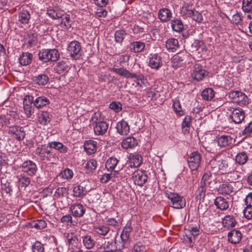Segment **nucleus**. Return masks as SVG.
<instances>
[{
  "mask_svg": "<svg viewBox=\"0 0 252 252\" xmlns=\"http://www.w3.org/2000/svg\"><path fill=\"white\" fill-rule=\"evenodd\" d=\"M73 192L74 195L78 197H83L85 196L87 193L85 188L81 185L74 187Z\"/></svg>",
  "mask_w": 252,
  "mask_h": 252,
  "instance_id": "obj_48",
  "label": "nucleus"
},
{
  "mask_svg": "<svg viewBox=\"0 0 252 252\" xmlns=\"http://www.w3.org/2000/svg\"><path fill=\"white\" fill-rule=\"evenodd\" d=\"M52 117V115L48 112L43 111L39 117V122L41 124L46 125L51 121Z\"/></svg>",
  "mask_w": 252,
  "mask_h": 252,
  "instance_id": "obj_46",
  "label": "nucleus"
},
{
  "mask_svg": "<svg viewBox=\"0 0 252 252\" xmlns=\"http://www.w3.org/2000/svg\"><path fill=\"white\" fill-rule=\"evenodd\" d=\"M148 176L145 172L143 171H139L134 173L133 180L135 184L139 186L142 187L147 182Z\"/></svg>",
  "mask_w": 252,
  "mask_h": 252,
  "instance_id": "obj_22",
  "label": "nucleus"
},
{
  "mask_svg": "<svg viewBox=\"0 0 252 252\" xmlns=\"http://www.w3.org/2000/svg\"><path fill=\"white\" fill-rule=\"evenodd\" d=\"M32 59V54L29 52H24L19 58V62L21 65L26 66L30 64Z\"/></svg>",
  "mask_w": 252,
  "mask_h": 252,
  "instance_id": "obj_35",
  "label": "nucleus"
},
{
  "mask_svg": "<svg viewBox=\"0 0 252 252\" xmlns=\"http://www.w3.org/2000/svg\"><path fill=\"white\" fill-rule=\"evenodd\" d=\"M137 143V140L135 138L128 137L122 141L121 145L124 149H128L135 147Z\"/></svg>",
  "mask_w": 252,
  "mask_h": 252,
  "instance_id": "obj_32",
  "label": "nucleus"
},
{
  "mask_svg": "<svg viewBox=\"0 0 252 252\" xmlns=\"http://www.w3.org/2000/svg\"><path fill=\"white\" fill-rule=\"evenodd\" d=\"M33 95H27L23 100V108L27 116L29 118L34 113Z\"/></svg>",
  "mask_w": 252,
  "mask_h": 252,
  "instance_id": "obj_8",
  "label": "nucleus"
},
{
  "mask_svg": "<svg viewBox=\"0 0 252 252\" xmlns=\"http://www.w3.org/2000/svg\"><path fill=\"white\" fill-rule=\"evenodd\" d=\"M192 4L190 2L185 3L182 7L181 13L185 17H190L194 10L192 9Z\"/></svg>",
  "mask_w": 252,
  "mask_h": 252,
  "instance_id": "obj_38",
  "label": "nucleus"
},
{
  "mask_svg": "<svg viewBox=\"0 0 252 252\" xmlns=\"http://www.w3.org/2000/svg\"><path fill=\"white\" fill-rule=\"evenodd\" d=\"M228 96L232 102L240 105H244L248 103L247 96L240 91H231L228 94Z\"/></svg>",
  "mask_w": 252,
  "mask_h": 252,
  "instance_id": "obj_6",
  "label": "nucleus"
},
{
  "mask_svg": "<svg viewBox=\"0 0 252 252\" xmlns=\"http://www.w3.org/2000/svg\"><path fill=\"white\" fill-rule=\"evenodd\" d=\"M203 98L206 100H210L215 96V92L211 88L204 89L201 93Z\"/></svg>",
  "mask_w": 252,
  "mask_h": 252,
  "instance_id": "obj_49",
  "label": "nucleus"
},
{
  "mask_svg": "<svg viewBox=\"0 0 252 252\" xmlns=\"http://www.w3.org/2000/svg\"><path fill=\"white\" fill-rule=\"evenodd\" d=\"M60 19H62L61 24H63L67 29H69L71 27L72 21L69 15L66 14H62V17Z\"/></svg>",
  "mask_w": 252,
  "mask_h": 252,
  "instance_id": "obj_54",
  "label": "nucleus"
},
{
  "mask_svg": "<svg viewBox=\"0 0 252 252\" xmlns=\"http://www.w3.org/2000/svg\"><path fill=\"white\" fill-rule=\"evenodd\" d=\"M212 174L210 172H206L204 173L201 181L200 186L198 188L197 190L196 191L197 193L199 194L200 196H201L202 193L205 194V190L204 187L205 186H210V184L212 183Z\"/></svg>",
  "mask_w": 252,
  "mask_h": 252,
  "instance_id": "obj_12",
  "label": "nucleus"
},
{
  "mask_svg": "<svg viewBox=\"0 0 252 252\" xmlns=\"http://www.w3.org/2000/svg\"><path fill=\"white\" fill-rule=\"evenodd\" d=\"M94 133L97 135H103L104 134L108 128V124L104 122L101 121L93 125Z\"/></svg>",
  "mask_w": 252,
  "mask_h": 252,
  "instance_id": "obj_21",
  "label": "nucleus"
},
{
  "mask_svg": "<svg viewBox=\"0 0 252 252\" xmlns=\"http://www.w3.org/2000/svg\"><path fill=\"white\" fill-rule=\"evenodd\" d=\"M97 166V163L95 159H91L86 164L85 168L86 170V173H90L93 172L94 171Z\"/></svg>",
  "mask_w": 252,
  "mask_h": 252,
  "instance_id": "obj_47",
  "label": "nucleus"
},
{
  "mask_svg": "<svg viewBox=\"0 0 252 252\" xmlns=\"http://www.w3.org/2000/svg\"><path fill=\"white\" fill-rule=\"evenodd\" d=\"M46 222L42 220H36L31 223L32 227H34L37 229H43L46 227Z\"/></svg>",
  "mask_w": 252,
  "mask_h": 252,
  "instance_id": "obj_53",
  "label": "nucleus"
},
{
  "mask_svg": "<svg viewBox=\"0 0 252 252\" xmlns=\"http://www.w3.org/2000/svg\"><path fill=\"white\" fill-rule=\"evenodd\" d=\"M61 221L62 222H66L67 224H69L70 225H72L73 226L76 225L77 222L75 220H73L72 219V217L70 215H66L63 216L61 218Z\"/></svg>",
  "mask_w": 252,
  "mask_h": 252,
  "instance_id": "obj_59",
  "label": "nucleus"
},
{
  "mask_svg": "<svg viewBox=\"0 0 252 252\" xmlns=\"http://www.w3.org/2000/svg\"><path fill=\"white\" fill-rule=\"evenodd\" d=\"M116 128L117 132L122 135H127L129 132L128 123L124 120L117 123Z\"/></svg>",
  "mask_w": 252,
  "mask_h": 252,
  "instance_id": "obj_30",
  "label": "nucleus"
},
{
  "mask_svg": "<svg viewBox=\"0 0 252 252\" xmlns=\"http://www.w3.org/2000/svg\"><path fill=\"white\" fill-rule=\"evenodd\" d=\"M39 59L44 62H56L60 58V53L56 49H42L38 54Z\"/></svg>",
  "mask_w": 252,
  "mask_h": 252,
  "instance_id": "obj_2",
  "label": "nucleus"
},
{
  "mask_svg": "<svg viewBox=\"0 0 252 252\" xmlns=\"http://www.w3.org/2000/svg\"><path fill=\"white\" fill-rule=\"evenodd\" d=\"M145 47V43L141 41H134L129 45L130 51L135 53L143 51Z\"/></svg>",
  "mask_w": 252,
  "mask_h": 252,
  "instance_id": "obj_36",
  "label": "nucleus"
},
{
  "mask_svg": "<svg viewBox=\"0 0 252 252\" xmlns=\"http://www.w3.org/2000/svg\"><path fill=\"white\" fill-rule=\"evenodd\" d=\"M131 230V228L129 226L125 227L121 234L122 241L118 242L119 243V245L121 247H122V250L127 248L128 246V240Z\"/></svg>",
  "mask_w": 252,
  "mask_h": 252,
  "instance_id": "obj_15",
  "label": "nucleus"
},
{
  "mask_svg": "<svg viewBox=\"0 0 252 252\" xmlns=\"http://www.w3.org/2000/svg\"><path fill=\"white\" fill-rule=\"evenodd\" d=\"M97 249L99 252H113L122 250V247L119 245V243L116 240V237L113 239L107 237L104 238L101 244H98Z\"/></svg>",
  "mask_w": 252,
  "mask_h": 252,
  "instance_id": "obj_1",
  "label": "nucleus"
},
{
  "mask_svg": "<svg viewBox=\"0 0 252 252\" xmlns=\"http://www.w3.org/2000/svg\"><path fill=\"white\" fill-rule=\"evenodd\" d=\"M188 57V55L187 54H183L182 56L175 55L172 60V66L175 68L183 66L185 64Z\"/></svg>",
  "mask_w": 252,
  "mask_h": 252,
  "instance_id": "obj_20",
  "label": "nucleus"
},
{
  "mask_svg": "<svg viewBox=\"0 0 252 252\" xmlns=\"http://www.w3.org/2000/svg\"><path fill=\"white\" fill-rule=\"evenodd\" d=\"M201 160V155L198 151L191 153L188 158L189 168L192 171L197 169L200 166Z\"/></svg>",
  "mask_w": 252,
  "mask_h": 252,
  "instance_id": "obj_7",
  "label": "nucleus"
},
{
  "mask_svg": "<svg viewBox=\"0 0 252 252\" xmlns=\"http://www.w3.org/2000/svg\"><path fill=\"white\" fill-rule=\"evenodd\" d=\"M73 172L72 170L69 168L64 169L60 173V176L62 177V178L67 180L71 179L73 177Z\"/></svg>",
  "mask_w": 252,
  "mask_h": 252,
  "instance_id": "obj_58",
  "label": "nucleus"
},
{
  "mask_svg": "<svg viewBox=\"0 0 252 252\" xmlns=\"http://www.w3.org/2000/svg\"><path fill=\"white\" fill-rule=\"evenodd\" d=\"M192 118L190 116H186L184 118L182 123V130L184 134H187L189 132L190 122Z\"/></svg>",
  "mask_w": 252,
  "mask_h": 252,
  "instance_id": "obj_45",
  "label": "nucleus"
},
{
  "mask_svg": "<svg viewBox=\"0 0 252 252\" xmlns=\"http://www.w3.org/2000/svg\"><path fill=\"white\" fill-rule=\"evenodd\" d=\"M54 69L55 72L59 74H64L67 72L70 69L68 62L60 61L57 63Z\"/></svg>",
  "mask_w": 252,
  "mask_h": 252,
  "instance_id": "obj_29",
  "label": "nucleus"
},
{
  "mask_svg": "<svg viewBox=\"0 0 252 252\" xmlns=\"http://www.w3.org/2000/svg\"><path fill=\"white\" fill-rule=\"evenodd\" d=\"M1 185L2 190H3L6 193L10 194L12 191L11 183L8 181H6L5 183H3L2 181H1Z\"/></svg>",
  "mask_w": 252,
  "mask_h": 252,
  "instance_id": "obj_60",
  "label": "nucleus"
},
{
  "mask_svg": "<svg viewBox=\"0 0 252 252\" xmlns=\"http://www.w3.org/2000/svg\"><path fill=\"white\" fill-rule=\"evenodd\" d=\"M83 243L88 249L93 248L95 244V241L90 235H85L82 237Z\"/></svg>",
  "mask_w": 252,
  "mask_h": 252,
  "instance_id": "obj_44",
  "label": "nucleus"
},
{
  "mask_svg": "<svg viewBox=\"0 0 252 252\" xmlns=\"http://www.w3.org/2000/svg\"><path fill=\"white\" fill-rule=\"evenodd\" d=\"M208 74L206 70L199 63H195L193 66L191 76L194 80L199 81L203 80L205 76Z\"/></svg>",
  "mask_w": 252,
  "mask_h": 252,
  "instance_id": "obj_10",
  "label": "nucleus"
},
{
  "mask_svg": "<svg viewBox=\"0 0 252 252\" xmlns=\"http://www.w3.org/2000/svg\"><path fill=\"white\" fill-rule=\"evenodd\" d=\"M242 236L240 231L233 229L228 233V239L232 244H237L241 240Z\"/></svg>",
  "mask_w": 252,
  "mask_h": 252,
  "instance_id": "obj_28",
  "label": "nucleus"
},
{
  "mask_svg": "<svg viewBox=\"0 0 252 252\" xmlns=\"http://www.w3.org/2000/svg\"><path fill=\"white\" fill-rule=\"evenodd\" d=\"M64 237L69 247L76 248L79 246V241L75 233H66L64 234Z\"/></svg>",
  "mask_w": 252,
  "mask_h": 252,
  "instance_id": "obj_25",
  "label": "nucleus"
},
{
  "mask_svg": "<svg viewBox=\"0 0 252 252\" xmlns=\"http://www.w3.org/2000/svg\"><path fill=\"white\" fill-rule=\"evenodd\" d=\"M165 46L168 50L174 52L179 46V42L178 40L175 38H169L165 42Z\"/></svg>",
  "mask_w": 252,
  "mask_h": 252,
  "instance_id": "obj_41",
  "label": "nucleus"
},
{
  "mask_svg": "<svg viewBox=\"0 0 252 252\" xmlns=\"http://www.w3.org/2000/svg\"><path fill=\"white\" fill-rule=\"evenodd\" d=\"M67 53L73 59L77 60L81 56V46L76 40L70 42L67 47Z\"/></svg>",
  "mask_w": 252,
  "mask_h": 252,
  "instance_id": "obj_4",
  "label": "nucleus"
},
{
  "mask_svg": "<svg viewBox=\"0 0 252 252\" xmlns=\"http://www.w3.org/2000/svg\"><path fill=\"white\" fill-rule=\"evenodd\" d=\"M95 231L98 234L101 235H106L109 231V228L106 226H99L95 227Z\"/></svg>",
  "mask_w": 252,
  "mask_h": 252,
  "instance_id": "obj_61",
  "label": "nucleus"
},
{
  "mask_svg": "<svg viewBox=\"0 0 252 252\" xmlns=\"http://www.w3.org/2000/svg\"><path fill=\"white\" fill-rule=\"evenodd\" d=\"M84 148L87 154H94L97 150V142L93 140H86L84 143Z\"/></svg>",
  "mask_w": 252,
  "mask_h": 252,
  "instance_id": "obj_26",
  "label": "nucleus"
},
{
  "mask_svg": "<svg viewBox=\"0 0 252 252\" xmlns=\"http://www.w3.org/2000/svg\"><path fill=\"white\" fill-rule=\"evenodd\" d=\"M48 146H43L39 152L40 159L42 160H47L53 162L56 160V154Z\"/></svg>",
  "mask_w": 252,
  "mask_h": 252,
  "instance_id": "obj_9",
  "label": "nucleus"
},
{
  "mask_svg": "<svg viewBox=\"0 0 252 252\" xmlns=\"http://www.w3.org/2000/svg\"><path fill=\"white\" fill-rule=\"evenodd\" d=\"M132 252H145V246L139 242L134 245Z\"/></svg>",
  "mask_w": 252,
  "mask_h": 252,
  "instance_id": "obj_63",
  "label": "nucleus"
},
{
  "mask_svg": "<svg viewBox=\"0 0 252 252\" xmlns=\"http://www.w3.org/2000/svg\"><path fill=\"white\" fill-rule=\"evenodd\" d=\"M218 162L219 169L222 174H228L235 170L234 161L231 159H222L219 160Z\"/></svg>",
  "mask_w": 252,
  "mask_h": 252,
  "instance_id": "obj_5",
  "label": "nucleus"
},
{
  "mask_svg": "<svg viewBox=\"0 0 252 252\" xmlns=\"http://www.w3.org/2000/svg\"><path fill=\"white\" fill-rule=\"evenodd\" d=\"M126 33L124 30H118L115 33V40L117 43L121 44L125 39Z\"/></svg>",
  "mask_w": 252,
  "mask_h": 252,
  "instance_id": "obj_51",
  "label": "nucleus"
},
{
  "mask_svg": "<svg viewBox=\"0 0 252 252\" xmlns=\"http://www.w3.org/2000/svg\"><path fill=\"white\" fill-rule=\"evenodd\" d=\"M111 70L113 72L126 78H137L138 79L137 75L136 74L130 73L125 68H112Z\"/></svg>",
  "mask_w": 252,
  "mask_h": 252,
  "instance_id": "obj_27",
  "label": "nucleus"
},
{
  "mask_svg": "<svg viewBox=\"0 0 252 252\" xmlns=\"http://www.w3.org/2000/svg\"><path fill=\"white\" fill-rule=\"evenodd\" d=\"M47 14L53 19H58L62 17V14L51 7L47 9Z\"/></svg>",
  "mask_w": 252,
  "mask_h": 252,
  "instance_id": "obj_55",
  "label": "nucleus"
},
{
  "mask_svg": "<svg viewBox=\"0 0 252 252\" xmlns=\"http://www.w3.org/2000/svg\"><path fill=\"white\" fill-rule=\"evenodd\" d=\"M149 65L153 69H158L162 65L161 57L157 54L152 55L149 60Z\"/></svg>",
  "mask_w": 252,
  "mask_h": 252,
  "instance_id": "obj_19",
  "label": "nucleus"
},
{
  "mask_svg": "<svg viewBox=\"0 0 252 252\" xmlns=\"http://www.w3.org/2000/svg\"><path fill=\"white\" fill-rule=\"evenodd\" d=\"M69 211L73 216L80 218L85 214L86 209L83 205L79 203H77L70 206Z\"/></svg>",
  "mask_w": 252,
  "mask_h": 252,
  "instance_id": "obj_14",
  "label": "nucleus"
},
{
  "mask_svg": "<svg viewBox=\"0 0 252 252\" xmlns=\"http://www.w3.org/2000/svg\"><path fill=\"white\" fill-rule=\"evenodd\" d=\"M21 167L23 171L31 176H34L37 170L36 164L31 160L24 161Z\"/></svg>",
  "mask_w": 252,
  "mask_h": 252,
  "instance_id": "obj_13",
  "label": "nucleus"
},
{
  "mask_svg": "<svg viewBox=\"0 0 252 252\" xmlns=\"http://www.w3.org/2000/svg\"><path fill=\"white\" fill-rule=\"evenodd\" d=\"M217 142L218 146L220 147H225L232 144L233 138L228 134L219 135L217 137Z\"/></svg>",
  "mask_w": 252,
  "mask_h": 252,
  "instance_id": "obj_16",
  "label": "nucleus"
},
{
  "mask_svg": "<svg viewBox=\"0 0 252 252\" xmlns=\"http://www.w3.org/2000/svg\"><path fill=\"white\" fill-rule=\"evenodd\" d=\"M171 27L173 31L176 32H180L184 29V25L181 20L177 19L172 21Z\"/></svg>",
  "mask_w": 252,
  "mask_h": 252,
  "instance_id": "obj_50",
  "label": "nucleus"
},
{
  "mask_svg": "<svg viewBox=\"0 0 252 252\" xmlns=\"http://www.w3.org/2000/svg\"><path fill=\"white\" fill-rule=\"evenodd\" d=\"M32 80L34 84L45 86L49 82V77L47 74L43 73L33 76Z\"/></svg>",
  "mask_w": 252,
  "mask_h": 252,
  "instance_id": "obj_24",
  "label": "nucleus"
},
{
  "mask_svg": "<svg viewBox=\"0 0 252 252\" xmlns=\"http://www.w3.org/2000/svg\"><path fill=\"white\" fill-rule=\"evenodd\" d=\"M8 133L12 134L13 137L18 141L23 140L25 136L24 128L16 125L9 126Z\"/></svg>",
  "mask_w": 252,
  "mask_h": 252,
  "instance_id": "obj_11",
  "label": "nucleus"
},
{
  "mask_svg": "<svg viewBox=\"0 0 252 252\" xmlns=\"http://www.w3.org/2000/svg\"><path fill=\"white\" fill-rule=\"evenodd\" d=\"M214 204L217 208L221 210H225L228 208L229 203L222 197L218 196L215 200Z\"/></svg>",
  "mask_w": 252,
  "mask_h": 252,
  "instance_id": "obj_33",
  "label": "nucleus"
},
{
  "mask_svg": "<svg viewBox=\"0 0 252 252\" xmlns=\"http://www.w3.org/2000/svg\"><path fill=\"white\" fill-rule=\"evenodd\" d=\"M31 19L30 12L27 10L23 9L19 13V21L23 24H28Z\"/></svg>",
  "mask_w": 252,
  "mask_h": 252,
  "instance_id": "obj_42",
  "label": "nucleus"
},
{
  "mask_svg": "<svg viewBox=\"0 0 252 252\" xmlns=\"http://www.w3.org/2000/svg\"><path fill=\"white\" fill-rule=\"evenodd\" d=\"M18 182L21 188L26 189L30 185L31 179L25 175H21L18 178Z\"/></svg>",
  "mask_w": 252,
  "mask_h": 252,
  "instance_id": "obj_52",
  "label": "nucleus"
},
{
  "mask_svg": "<svg viewBox=\"0 0 252 252\" xmlns=\"http://www.w3.org/2000/svg\"><path fill=\"white\" fill-rule=\"evenodd\" d=\"M235 162L239 165H244L248 160L247 153L245 151L238 153L235 157Z\"/></svg>",
  "mask_w": 252,
  "mask_h": 252,
  "instance_id": "obj_40",
  "label": "nucleus"
},
{
  "mask_svg": "<svg viewBox=\"0 0 252 252\" xmlns=\"http://www.w3.org/2000/svg\"><path fill=\"white\" fill-rule=\"evenodd\" d=\"M218 191L220 194L227 195L234 192L232 186L229 184H222L219 186Z\"/></svg>",
  "mask_w": 252,
  "mask_h": 252,
  "instance_id": "obj_39",
  "label": "nucleus"
},
{
  "mask_svg": "<svg viewBox=\"0 0 252 252\" xmlns=\"http://www.w3.org/2000/svg\"><path fill=\"white\" fill-rule=\"evenodd\" d=\"M158 18L162 22H167L172 18V13L170 10L166 8H162L158 12Z\"/></svg>",
  "mask_w": 252,
  "mask_h": 252,
  "instance_id": "obj_23",
  "label": "nucleus"
},
{
  "mask_svg": "<svg viewBox=\"0 0 252 252\" xmlns=\"http://www.w3.org/2000/svg\"><path fill=\"white\" fill-rule=\"evenodd\" d=\"M165 196L171 200V206L175 209H182L186 206L185 199L177 193L166 192Z\"/></svg>",
  "mask_w": 252,
  "mask_h": 252,
  "instance_id": "obj_3",
  "label": "nucleus"
},
{
  "mask_svg": "<svg viewBox=\"0 0 252 252\" xmlns=\"http://www.w3.org/2000/svg\"><path fill=\"white\" fill-rule=\"evenodd\" d=\"M32 252H44L43 245L39 241H36L32 246Z\"/></svg>",
  "mask_w": 252,
  "mask_h": 252,
  "instance_id": "obj_57",
  "label": "nucleus"
},
{
  "mask_svg": "<svg viewBox=\"0 0 252 252\" xmlns=\"http://www.w3.org/2000/svg\"><path fill=\"white\" fill-rule=\"evenodd\" d=\"M109 108L116 112H119L122 109V104L120 102L113 101L110 103Z\"/></svg>",
  "mask_w": 252,
  "mask_h": 252,
  "instance_id": "obj_62",
  "label": "nucleus"
},
{
  "mask_svg": "<svg viewBox=\"0 0 252 252\" xmlns=\"http://www.w3.org/2000/svg\"><path fill=\"white\" fill-rule=\"evenodd\" d=\"M47 146L50 149H54L59 151L62 153H65L67 151V148L66 146L63 145V143L60 142L52 141L49 142Z\"/></svg>",
  "mask_w": 252,
  "mask_h": 252,
  "instance_id": "obj_34",
  "label": "nucleus"
},
{
  "mask_svg": "<svg viewBox=\"0 0 252 252\" xmlns=\"http://www.w3.org/2000/svg\"><path fill=\"white\" fill-rule=\"evenodd\" d=\"M230 118L235 124H240L244 120L245 113L241 109L235 108L232 111Z\"/></svg>",
  "mask_w": 252,
  "mask_h": 252,
  "instance_id": "obj_18",
  "label": "nucleus"
},
{
  "mask_svg": "<svg viewBox=\"0 0 252 252\" xmlns=\"http://www.w3.org/2000/svg\"><path fill=\"white\" fill-rule=\"evenodd\" d=\"M119 160L115 157H110L105 163V167L108 171H112L115 169Z\"/></svg>",
  "mask_w": 252,
  "mask_h": 252,
  "instance_id": "obj_43",
  "label": "nucleus"
},
{
  "mask_svg": "<svg viewBox=\"0 0 252 252\" xmlns=\"http://www.w3.org/2000/svg\"><path fill=\"white\" fill-rule=\"evenodd\" d=\"M129 166L131 168L138 167L142 163V157L139 155L130 156Z\"/></svg>",
  "mask_w": 252,
  "mask_h": 252,
  "instance_id": "obj_37",
  "label": "nucleus"
},
{
  "mask_svg": "<svg viewBox=\"0 0 252 252\" xmlns=\"http://www.w3.org/2000/svg\"><path fill=\"white\" fill-rule=\"evenodd\" d=\"M33 96H34L33 106H35L37 109L41 108L49 104L50 102V100L45 96H40L38 94H35V95Z\"/></svg>",
  "mask_w": 252,
  "mask_h": 252,
  "instance_id": "obj_17",
  "label": "nucleus"
},
{
  "mask_svg": "<svg viewBox=\"0 0 252 252\" xmlns=\"http://www.w3.org/2000/svg\"><path fill=\"white\" fill-rule=\"evenodd\" d=\"M237 223L235 217L232 215H226L222 220V224L224 227L228 229L235 226Z\"/></svg>",
  "mask_w": 252,
  "mask_h": 252,
  "instance_id": "obj_31",
  "label": "nucleus"
},
{
  "mask_svg": "<svg viewBox=\"0 0 252 252\" xmlns=\"http://www.w3.org/2000/svg\"><path fill=\"white\" fill-rule=\"evenodd\" d=\"M244 216L248 219H252V206H246L243 211Z\"/></svg>",
  "mask_w": 252,
  "mask_h": 252,
  "instance_id": "obj_64",
  "label": "nucleus"
},
{
  "mask_svg": "<svg viewBox=\"0 0 252 252\" xmlns=\"http://www.w3.org/2000/svg\"><path fill=\"white\" fill-rule=\"evenodd\" d=\"M242 9L245 12H252V0H243Z\"/></svg>",
  "mask_w": 252,
  "mask_h": 252,
  "instance_id": "obj_56",
  "label": "nucleus"
}]
</instances>
